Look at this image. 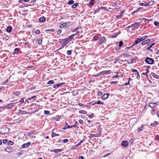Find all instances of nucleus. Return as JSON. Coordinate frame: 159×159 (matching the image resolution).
<instances>
[{
	"label": "nucleus",
	"mask_w": 159,
	"mask_h": 159,
	"mask_svg": "<svg viewBox=\"0 0 159 159\" xmlns=\"http://www.w3.org/2000/svg\"><path fill=\"white\" fill-rule=\"evenodd\" d=\"M134 141V139H132L130 140V141H129V143L132 144L133 143Z\"/></svg>",
	"instance_id": "obj_55"
},
{
	"label": "nucleus",
	"mask_w": 159,
	"mask_h": 159,
	"mask_svg": "<svg viewBox=\"0 0 159 159\" xmlns=\"http://www.w3.org/2000/svg\"><path fill=\"white\" fill-rule=\"evenodd\" d=\"M3 142L4 143H5L7 142V140L6 139H3Z\"/></svg>",
	"instance_id": "obj_59"
},
{
	"label": "nucleus",
	"mask_w": 159,
	"mask_h": 159,
	"mask_svg": "<svg viewBox=\"0 0 159 159\" xmlns=\"http://www.w3.org/2000/svg\"><path fill=\"white\" fill-rule=\"evenodd\" d=\"M155 43H152L150 45L149 47H147V49L148 50H150L151 51H152V49H150L155 44Z\"/></svg>",
	"instance_id": "obj_15"
},
{
	"label": "nucleus",
	"mask_w": 159,
	"mask_h": 159,
	"mask_svg": "<svg viewBox=\"0 0 159 159\" xmlns=\"http://www.w3.org/2000/svg\"><path fill=\"white\" fill-rule=\"evenodd\" d=\"M78 3H76L72 6V8L73 9L75 8L78 6Z\"/></svg>",
	"instance_id": "obj_27"
},
{
	"label": "nucleus",
	"mask_w": 159,
	"mask_h": 159,
	"mask_svg": "<svg viewBox=\"0 0 159 159\" xmlns=\"http://www.w3.org/2000/svg\"><path fill=\"white\" fill-rule=\"evenodd\" d=\"M103 104V103L102 102H101L100 100H98L97 102H95V103L93 104V105L95 104Z\"/></svg>",
	"instance_id": "obj_20"
},
{
	"label": "nucleus",
	"mask_w": 159,
	"mask_h": 159,
	"mask_svg": "<svg viewBox=\"0 0 159 159\" xmlns=\"http://www.w3.org/2000/svg\"><path fill=\"white\" fill-rule=\"evenodd\" d=\"M141 24V23L140 22H136L130 26H128L127 28L133 27L134 29H136L139 28Z\"/></svg>",
	"instance_id": "obj_3"
},
{
	"label": "nucleus",
	"mask_w": 159,
	"mask_h": 159,
	"mask_svg": "<svg viewBox=\"0 0 159 159\" xmlns=\"http://www.w3.org/2000/svg\"><path fill=\"white\" fill-rule=\"evenodd\" d=\"M36 97V96L35 95L31 97L30 98H29L28 99L31 100Z\"/></svg>",
	"instance_id": "obj_46"
},
{
	"label": "nucleus",
	"mask_w": 159,
	"mask_h": 159,
	"mask_svg": "<svg viewBox=\"0 0 159 159\" xmlns=\"http://www.w3.org/2000/svg\"><path fill=\"white\" fill-rule=\"evenodd\" d=\"M67 53L68 55H70L71 53V51L70 50H68L67 51Z\"/></svg>",
	"instance_id": "obj_49"
},
{
	"label": "nucleus",
	"mask_w": 159,
	"mask_h": 159,
	"mask_svg": "<svg viewBox=\"0 0 159 159\" xmlns=\"http://www.w3.org/2000/svg\"><path fill=\"white\" fill-rule=\"evenodd\" d=\"M158 124V122L157 121H154L153 123H151V125L152 126H154L155 125H157Z\"/></svg>",
	"instance_id": "obj_36"
},
{
	"label": "nucleus",
	"mask_w": 159,
	"mask_h": 159,
	"mask_svg": "<svg viewBox=\"0 0 159 159\" xmlns=\"http://www.w3.org/2000/svg\"><path fill=\"white\" fill-rule=\"evenodd\" d=\"M94 116V114L93 113H92L91 115H89L88 117L89 118H92Z\"/></svg>",
	"instance_id": "obj_40"
},
{
	"label": "nucleus",
	"mask_w": 159,
	"mask_h": 159,
	"mask_svg": "<svg viewBox=\"0 0 159 159\" xmlns=\"http://www.w3.org/2000/svg\"><path fill=\"white\" fill-rule=\"evenodd\" d=\"M123 44V42L122 41H120L119 43V47H120Z\"/></svg>",
	"instance_id": "obj_44"
},
{
	"label": "nucleus",
	"mask_w": 159,
	"mask_h": 159,
	"mask_svg": "<svg viewBox=\"0 0 159 159\" xmlns=\"http://www.w3.org/2000/svg\"><path fill=\"white\" fill-rule=\"evenodd\" d=\"M142 41H141V39H140V38H137L134 41L133 44L132 45V46H134L135 45H136L138 44V43H139L141 42Z\"/></svg>",
	"instance_id": "obj_7"
},
{
	"label": "nucleus",
	"mask_w": 159,
	"mask_h": 159,
	"mask_svg": "<svg viewBox=\"0 0 159 159\" xmlns=\"http://www.w3.org/2000/svg\"><path fill=\"white\" fill-rule=\"evenodd\" d=\"M149 106L151 108H153L155 107V104H154L153 103H149Z\"/></svg>",
	"instance_id": "obj_25"
},
{
	"label": "nucleus",
	"mask_w": 159,
	"mask_h": 159,
	"mask_svg": "<svg viewBox=\"0 0 159 159\" xmlns=\"http://www.w3.org/2000/svg\"><path fill=\"white\" fill-rule=\"evenodd\" d=\"M155 139L157 141H159V136L157 135L155 137Z\"/></svg>",
	"instance_id": "obj_51"
},
{
	"label": "nucleus",
	"mask_w": 159,
	"mask_h": 159,
	"mask_svg": "<svg viewBox=\"0 0 159 159\" xmlns=\"http://www.w3.org/2000/svg\"><path fill=\"white\" fill-rule=\"evenodd\" d=\"M89 137L90 138V139H91L92 138L94 137H98L101 136V132H99L98 134H89Z\"/></svg>",
	"instance_id": "obj_4"
},
{
	"label": "nucleus",
	"mask_w": 159,
	"mask_h": 159,
	"mask_svg": "<svg viewBox=\"0 0 159 159\" xmlns=\"http://www.w3.org/2000/svg\"><path fill=\"white\" fill-rule=\"evenodd\" d=\"M47 32H54L55 31V30L54 29H48L46 30Z\"/></svg>",
	"instance_id": "obj_30"
},
{
	"label": "nucleus",
	"mask_w": 159,
	"mask_h": 159,
	"mask_svg": "<svg viewBox=\"0 0 159 159\" xmlns=\"http://www.w3.org/2000/svg\"><path fill=\"white\" fill-rule=\"evenodd\" d=\"M102 93L101 91H98V94L99 95H102Z\"/></svg>",
	"instance_id": "obj_58"
},
{
	"label": "nucleus",
	"mask_w": 159,
	"mask_h": 159,
	"mask_svg": "<svg viewBox=\"0 0 159 159\" xmlns=\"http://www.w3.org/2000/svg\"><path fill=\"white\" fill-rule=\"evenodd\" d=\"M63 142L64 143H66L68 142V140L67 139H65L63 140Z\"/></svg>",
	"instance_id": "obj_56"
},
{
	"label": "nucleus",
	"mask_w": 159,
	"mask_h": 159,
	"mask_svg": "<svg viewBox=\"0 0 159 159\" xmlns=\"http://www.w3.org/2000/svg\"><path fill=\"white\" fill-rule=\"evenodd\" d=\"M150 3V2H149L148 3H139V4L141 6H148L149 3Z\"/></svg>",
	"instance_id": "obj_22"
},
{
	"label": "nucleus",
	"mask_w": 159,
	"mask_h": 159,
	"mask_svg": "<svg viewBox=\"0 0 159 159\" xmlns=\"http://www.w3.org/2000/svg\"><path fill=\"white\" fill-rule=\"evenodd\" d=\"M78 105L80 107H83L84 106V104H83L80 103H78Z\"/></svg>",
	"instance_id": "obj_62"
},
{
	"label": "nucleus",
	"mask_w": 159,
	"mask_h": 159,
	"mask_svg": "<svg viewBox=\"0 0 159 159\" xmlns=\"http://www.w3.org/2000/svg\"><path fill=\"white\" fill-rule=\"evenodd\" d=\"M79 33H80V32L79 31H77L76 33L75 34H72V35H71L72 36V37H73H73L75 35H78L79 34Z\"/></svg>",
	"instance_id": "obj_29"
},
{
	"label": "nucleus",
	"mask_w": 159,
	"mask_h": 159,
	"mask_svg": "<svg viewBox=\"0 0 159 159\" xmlns=\"http://www.w3.org/2000/svg\"><path fill=\"white\" fill-rule=\"evenodd\" d=\"M61 30H58L57 32V34H61Z\"/></svg>",
	"instance_id": "obj_57"
},
{
	"label": "nucleus",
	"mask_w": 159,
	"mask_h": 159,
	"mask_svg": "<svg viewBox=\"0 0 159 159\" xmlns=\"http://www.w3.org/2000/svg\"><path fill=\"white\" fill-rule=\"evenodd\" d=\"M54 83V81L53 80H51L49 81L47 83V84H53Z\"/></svg>",
	"instance_id": "obj_28"
},
{
	"label": "nucleus",
	"mask_w": 159,
	"mask_h": 159,
	"mask_svg": "<svg viewBox=\"0 0 159 159\" xmlns=\"http://www.w3.org/2000/svg\"><path fill=\"white\" fill-rule=\"evenodd\" d=\"M12 29V27L11 26H8L7 27V31L8 33H10Z\"/></svg>",
	"instance_id": "obj_16"
},
{
	"label": "nucleus",
	"mask_w": 159,
	"mask_h": 159,
	"mask_svg": "<svg viewBox=\"0 0 159 159\" xmlns=\"http://www.w3.org/2000/svg\"><path fill=\"white\" fill-rule=\"evenodd\" d=\"M146 43H147V42H146V41H145L143 42L142 43V44H143V45H144Z\"/></svg>",
	"instance_id": "obj_61"
},
{
	"label": "nucleus",
	"mask_w": 159,
	"mask_h": 159,
	"mask_svg": "<svg viewBox=\"0 0 159 159\" xmlns=\"http://www.w3.org/2000/svg\"><path fill=\"white\" fill-rule=\"evenodd\" d=\"M79 123L81 124H84V121H83L82 120H79Z\"/></svg>",
	"instance_id": "obj_45"
},
{
	"label": "nucleus",
	"mask_w": 159,
	"mask_h": 159,
	"mask_svg": "<svg viewBox=\"0 0 159 159\" xmlns=\"http://www.w3.org/2000/svg\"><path fill=\"white\" fill-rule=\"evenodd\" d=\"M109 95V93H106L104 94L102 97V99L103 100H105L107 98Z\"/></svg>",
	"instance_id": "obj_11"
},
{
	"label": "nucleus",
	"mask_w": 159,
	"mask_h": 159,
	"mask_svg": "<svg viewBox=\"0 0 159 159\" xmlns=\"http://www.w3.org/2000/svg\"><path fill=\"white\" fill-rule=\"evenodd\" d=\"M73 38L72 36L71 35L69 37L65 38L62 39L64 45H66L69 42L71 41L73 39Z\"/></svg>",
	"instance_id": "obj_1"
},
{
	"label": "nucleus",
	"mask_w": 159,
	"mask_h": 159,
	"mask_svg": "<svg viewBox=\"0 0 159 159\" xmlns=\"http://www.w3.org/2000/svg\"><path fill=\"white\" fill-rule=\"evenodd\" d=\"M154 25L156 26H157L159 25V22L156 21L154 22Z\"/></svg>",
	"instance_id": "obj_43"
},
{
	"label": "nucleus",
	"mask_w": 159,
	"mask_h": 159,
	"mask_svg": "<svg viewBox=\"0 0 159 159\" xmlns=\"http://www.w3.org/2000/svg\"><path fill=\"white\" fill-rule=\"evenodd\" d=\"M13 143H14L11 141H10L7 143V144L8 145H13Z\"/></svg>",
	"instance_id": "obj_37"
},
{
	"label": "nucleus",
	"mask_w": 159,
	"mask_h": 159,
	"mask_svg": "<svg viewBox=\"0 0 159 159\" xmlns=\"http://www.w3.org/2000/svg\"><path fill=\"white\" fill-rule=\"evenodd\" d=\"M66 25V23H63L61 24L60 26V27L61 28H62L64 26H65Z\"/></svg>",
	"instance_id": "obj_34"
},
{
	"label": "nucleus",
	"mask_w": 159,
	"mask_h": 159,
	"mask_svg": "<svg viewBox=\"0 0 159 159\" xmlns=\"http://www.w3.org/2000/svg\"><path fill=\"white\" fill-rule=\"evenodd\" d=\"M130 79V78H129V80H128V83H125V86H126L128 84H129V81Z\"/></svg>",
	"instance_id": "obj_54"
},
{
	"label": "nucleus",
	"mask_w": 159,
	"mask_h": 159,
	"mask_svg": "<svg viewBox=\"0 0 159 159\" xmlns=\"http://www.w3.org/2000/svg\"><path fill=\"white\" fill-rule=\"evenodd\" d=\"M98 36L97 35H95L93 39L95 40H97L98 39Z\"/></svg>",
	"instance_id": "obj_50"
},
{
	"label": "nucleus",
	"mask_w": 159,
	"mask_h": 159,
	"mask_svg": "<svg viewBox=\"0 0 159 159\" xmlns=\"http://www.w3.org/2000/svg\"><path fill=\"white\" fill-rule=\"evenodd\" d=\"M19 2L20 3H23L24 2V0H20L19 1Z\"/></svg>",
	"instance_id": "obj_64"
},
{
	"label": "nucleus",
	"mask_w": 159,
	"mask_h": 159,
	"mask_svg": "<svg viewBox=\"0 0 159 159\" xmlns=\"http://www.w3.org/2000/svg\"><path fill=\"white\" fill-rule=\"evenodd\" d=\"M30 136V138L32 139H35V137L33 135H31Z\"/></svg>",
	"instance_id": "obj_63"
},
{
	"label": "nucleus",
	"mask_w": 159,
	"mask_h": 159,
	"mask_svg": "<svg viewBox=\"0 0 159 159\" xmlns=\"http://www.w3.org/2000/svg\"><path fill=\"white\" fill-rule=\"evenodd\" d=\"M99 41L101 43H104L106 40L104 37H101L99 39Z\"/></svg>",
	"instance_id": "obj_9"
},
{
	"label": "nucleus",
	"mask_w": 159,
	"mask_h": 159,
	"mask_svg": "<svg viewBox=\"0 0 159 159\" xmlns=\"http://www.w3.org/2000/svg\"><path fill=\"white\" fill-rule=\"evenodd\" d=\"M123 16L121 15H118L117 16L116 18L118 19H120Z\"/></svg>",
	"instance_id": "obj_52"
},
{
	"label": "nucleus",
	"mask_w": 159,
	"mask_h": 159,
	"mask_svg": "<svg viewBox=\"0 0 159 159\" xmlns=\"http://www.w3.org/2000/svg\"><path fill=\"white\" fill-rule=\"evenodd\" d=\"M140 77L139 74V73L138 72L137 73V78L138 79H140Z\"/></svg>",
	"instance_id": "obj_53"
},
{
	"label": "nucleus",
	"mask_w": 159,
	"mask_h": 159,
	"mask_svg": "<svg viewBox=\"0 0 159 159\" xmlns=\"http://www.w3.org/2000/svg\"><path fill=\"white\" fill-rule=\"evenodd\" d=\"M19 51V49L18 48H16L14 49V53H18Z\"/></svg>",
	"instance_id": "obj_39"
},
{
	"label": "nucleus",
	"mask_w": 159,
	"mask_h": 159,
	"mask_svg": "<svg viewBox=\"0 0 159 159\" xmlns=\"http://www.w3.org/2000/svg\"><path fill=\"white\" fill-rule=\"evenodd\" d=\"M40 31L39 30H37L35 32V34L37 35H39L40 33Z\"/></svg>",
	"instance_id": "obj_35"
},
{
	"label": "nucleus",
	"mask_w": 159,
	"mask_h": 159,
	"mask_svg": "<svg viewBox=\"0 0 159 159\" xmlns=\"http://www.w3.org/2000/svg\"><path fill=\"white\" fill-rule=\"evenodd\" d=\"M20 92L19 91H16L14 92L13 94L16 96H18L20 94Z\"/></svg>",
	"instance_id": "obj_31"
},
{
	"label": "nucleus",
	"mask_w": 159,
	"mask_h": 159,
	"mask_svg": "<svg viewBox=\"0 0 159 159\" xmlns=\"http://www.w3.org/2000/svg\"><path fill=\"white\" fill-rule=\"evenodd\" d=\"M128 142L127 141H123L122 142V143L121 144V145L125 147H127L128 145Z\"/></svg>",
	"instance_id": "obj_10"
},
{
	"label": "nucleus",
	"mask_w": 159,
	"mask_h": 159,
	"mask_svg": "<svg viewBox=\"0 0 159 159\" xmlns=\"http://www.w3.org/2000/svg\"><path fill=\"white\" fill-rule=\"evenodd\" d=\"M152 75L155 78L159 79V75H157L154 73H152Z\"/></svg>",
	"instance_id": "obj_17"
},
{
	"label": "nucleus",
	"mask_w": 159,
	"mask_h": 159,
	"mask_svg": "<svg viewBox=\"0 0 159 159\" xmlns=\"http://www.w3.org/2000/svg\"><path fill=\"white\" fill-rule=\"evenodd\" d=\"M37 41L39 44H40L42 43V40L40 38H38L37 39Z\"/></svg>",
	"instance_id": "obj_21"
},
{
	"label": "nucleus",
	"mask_w": 159,
	"mask_h": 159,
	"mask_svg": "<svg viewBox=\"0 0 159 159\" xmlns=\"http://www.w3.org/2000/svg\"><path fill=\"white\" fill-rule=\"evenodd\" d=\"M44 112L45 114L48 115L50 113V111H48L45 110L44 111Z\"/></svg>",
	"instance_id": "obj_41"
},
{
	"label": "nucleus",
	"mask_w": 159,
	"mask_h": 159,
	"mask_svg": "<svg viewBox=\"0 0 159 159\" xmlns=\"http://www.w3.org/2000/svg\"><path fill=\"white\" fill-rule=\"evenodd\" d=\"M79 112L80 113L84 114H86L87 113V111L84 110H80L79 111Z\"/></svg>",
	"instance_id": "obj_23"
},
{
	"label": "nucleus",
	"mask_w": 159,
	"mask_h": 159,
	"mask_svg": "<svg viewBox=\"0 0 159 159\" xmlns=\"http://www.w3.org/2000/svg\"><path fill=\"white\" fill-rule=\"evenodd\" d=\"M30 143L28 142L26 143H24L22 145L21 147L22 148H26L30 145Z\"/></svg>",
	"instance_id": "obj_12"
},
{
	"label": "nucleus",
	"mask_w": 159,
	"mask_h": 159,
	"mask_svg": "<svg viewBox=\"0 0 159 159\" xmlns=\"http://www.w3.org/2000/svg\"><path fill=\"white\" fill-rule=\"evenodd\" d=\"M80 29V27H76V28H75L74 30H73L72 31V32H74L75 31H76L78 30H79Z\"/></svg>",
	"instance_id": "obj_32"
},
{
	"label": "nucleus",
	"mask_w": 159,
	"mask_h": 159,
	"mask_svg": "<svg viewBox=\"0 0 159 159\" xmlns=\"http://www.w3.org/2000/svg\"><path fill=\"white\" fill-rule=\"evenodd\" d=\"M143 129H144L143 125V124H142V125L141 126L138 128L137 130H138V132H141L142 130H143Z\"/></svg>",
	"instance_id": "obj_14"
},
{
	"label": "nucleus",
	"mask_w": 159,
	"mask_h": 159,
	"mask_svg": "<svg viewBox=\"0 0 159 159\" xmlns=\"http://www.w3.org/2000/svg\"><path fill=\"white\" fill-rule=\"evenodd\" d=\"M74 3V1L73 0H70V1H69L68 2V5H71V4H73Z\"/></svg>",
	"instance_id": "obj_38"
},
{
	"label": "nucleus",
	"mask_w": 159,
	"mask_h": 159,
	"mask_svg": "<svg viewBox=\"0 0 159 159\" xmlns=\"http://www.w3.org/2000/svg\"><path fill=\"white\" fill-rule=\"evenodd\" d=\"M145 61L147 62L148 64L150 65L154 63V60L153 59L148 57H147L146 58Z\"/></svg>",
	"instance_id": "obj_2"
},
{
	"label": "nucleus",
	"mask_w": 159,
	"mask_h": 159,
	"mask_svg": "<svg viewBox=\"0 0 159 159\" xmlns=\"http://www.w3.org/2000/svg\"><path fill=\"white\" fill-rule=\"evenodd\" d=\"M73 126H72V125H68V124L67 123H66L65 126L63 128L64 130L66 129H69L73 128Z\"/></svg>",
	"instance_id": "obj_13"
},
{
	"label": "nucleus",
	"mask_w": 159,
	"mask_h": 159,
	"mask_svg": "<svg viewBox=\"0 0 159 159\" xmlns=\"http://www.w3.org/2000/svg\"><path fill=\"white\" fill-rule=\"evenodd\" d=\"M132 71L133 72H136L137 73L138 72V71L137 70H136V69H133L132 70Z\"/></svg>",
	"instance_id": "obj_60"
},
{
	"label": "nucleus",
	"mask_w": 159,
	"mask_h": 159,
	"mask_svg": "<svg viewBox=\"0 0 159 159\" xmlns=\"http://www.w3.org/2000/svg\"><path fill=\"white\" fill-rule=\"evenodd\" d=\"M63 149H54L52 150H50V151L51 152H54L55 153H57L60 152L63 150Z\"/></svg>",
	"instance_id": "obj_6"
},
{
	"label": "nucleus",
	"mask_w": 159,
	"mask_h": 159,
	"mask_svg": "<svg viewBox=\"0 0 159 159\" xmlns=\"http://www.w3.org/2000/svg\"><path fill=\"white\" fill-rule=\"evenodd\" d=\"M111 73V70H107L101 72V74H102V75H106L110 74Z\"/></svg>",
	"instance_id": "obj_5"
},
{
	"label": "nucleus",
	"mask_w": 159,
	"mask_h": 159,
	"mask_svg": "<svg viewBox=\"0 0 159 159\" xmlns=\"http://www.w3.org/2000/svg\"><path fill=\"white\" fill-rule=\"evenodd\" d=\"M118 83V81H111L110 83L111 84H116Z\"/></svg>",
	"instance_id": "obj_42"
},
{
	"label": "nucleus",
	"mask_w": 159,
	"mask_h": 159,
	"mask_svg": "<svg viewBox=\"0 0 159 159\" xmlns=\"http://www.w3.org/2000/svg\"><path fill=\"white\" fill-rule=\"evenodd\" d=\"M14 106V104L12 103H10L7 105L5 107V108L10 109L12 108Z\"/></svg>",
	"instance_id": "obj_8"
},
{
	"label": "nucleus",
	"mask_w": 159,
	"mask_h": 159,
	"mask_svg": "<svg viewBox=\"0 0 159 159\" xmlns=\"http://www.w3.org/2000/svg\"><path fill=\"white\" fill-rule=\"evenodd\" d=\"M93 0H90L89 2V3L91 5H93Z\"/></svg>",
	"instance_id": "obj_48"
},
{
	"label": "nucleus",
	"mask_w": 159,
	"mask_h": 159,
	"mask_svg": "<svg viewBox=\"0 0 159 159\" xmlns=\"http://www.w3.org/2000/svg\"><path fill=\"white\" fill-rule=\"evenodd\" d=\"M147 37L148 36H144L140 38L141 41H143V40H144L147 38Z\"/></svg>",
	"instance_id": "obj_33"
},
{
	"label": "nucleus",
	"mask_w": 159,
	"mask_h": 159,
	"mask_svg": "<svg viewBox=\"0 0 159 159\" xmlns=\"http://www.w3.org/2000/svg\"><path fill=\"white\" fill-rule=\"evenodd\" d=\"M60 83H59L58 84H55L53 87L54 88H58L61 86Z\"/></svg>",
	"instance_id": "obj_24"
},
{
	"label": "nucleus",
	"mask_w": 159,
	"mask_h": 159,
	"mask_svg": "<svg viewBox=\"0 0 159 159\" xmlns=\"http://www.w3.org/2000/svg\"><path fill=\"white\" fill-rule=\"evenodd\" d=\"M59 134H56V133H53L52 134V138H53L54 137H55V136H59Z\"/></svg>",
	"instance_id": "obj_26"
},
{
	"label": "nucleus",
	"mask_w": 159,
	"mask_h": 159,
	"mask_svg": "<svg viewBox=\"0 0 159 159\" xmlns=\"http://www.w3.org/2000/svg\"><path fill=\"white\" fill-rule=\"evenodd\" d=\"M46 20V18L45 17H40L39 19V20L41 22H43Z\"/></svg>",
	"instance_id": "obj_18"
},
{
	"label": "nucleus",
	"mask_w": 159,
	"mask_h": 159,
	"mask_svg": "<svg viewBox=\"0 0 159 159\" xmlns=\"http://www.w3.org/2000/svg\"><path fill=\"white\" fill-rule=\"evenodd\" d=\"M102 75V74H101V72L99 73L96 74V75H95V76H94V77H98V76H100V75Z\"/></svg>",
	"instance_id": "obj_47"
},
{
	"label": "nucleus",
	"mask_w": 159,
	"mask_h": 159,
	"mask_svg": "<svg viewBox=\"0 0 159 159\" xmlns=\"http://www.w3.org/2000/svg\"><path fill=\"white\" fill-rule=\"evenodd\" d=\"M79 125V124L78 123V122L77 121H76L75 123V125H72V126H73V127H76L77 128H78L79 127L78 125Z\"/></svg>",
	"instance_id": "obj_19"
}]
</instances>
